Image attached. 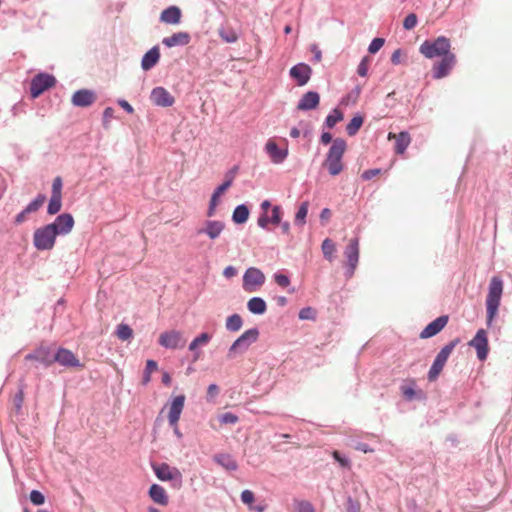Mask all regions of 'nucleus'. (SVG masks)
<instances>
[{
    "label": "nucleus",
    "mask_w": 512,
    "mask_h": 512,
    "mask_svg": "<svg viewBox=\"0 0 512 512\" xmlns=\"http://www.w3.org/2000/svg\"><path fill=\"white\" fill-rule=\"evenodd\" d=\"M343 120V113L334 109L331 114L326 117V125L328 128H333L338 122Z\"/></svg>",
    "instance_id": "37998d69"
},
{
    "label": "nucleus",
    "mask_w": 512,
    "mask_h": 512,
    "mask_svg": "<svg viewBox=\"0 0 512 512\" xmlns=\"http://www.w3.org/2000/svg\"><path fill=\"white\" fill-rule=\"evenodd\" d=\"M151 101L156 106L170 107L174 104L175 98L163 87H156L151 91Z\"/></svg>",
    "instance_id": "a211bd4d"
},
{
    "label": "nucleus",
    "mask_w": 512,
    "mask_h": 512,
    "mask_svg": "<svg viewBox=\"0 0 512 512\" xmlns=\"http://www.w3.org/2000/svg\"><path fill=\"white\" fill-rule=\"evenodd\" d=\"M290 76L296 80L299 86H303L308 83L311 78L312 69L305 63H299L290 69Z\"/></svg>",
    "instance_id": "6ab92c4d"
},
{
    "label": "nucleus",
    "mask_w": 512,
    "mask_h": 512,
    "mask_svg": "<svg viewBox=\"0 0 512 512\" xmlns=\"http://www.w3.org/2000/svg\"><path fill=\"white\" fill-rule=\"evenodd\" d=\"M241 500L244 504L248 505L251 510H255L256 512H264V507L262 506L252 507L255 496L251 490L242 491Z\"/></svg>",
    "instance_id": "4c0bfd02"
},
{
    "label": "nucleus",
    "mask_w": 512,
    "mask_h": 512,
    "mask_svg": "<svg viewBox=\"0 0 512 512\" xmlns=\"http://www.w3.org/2000/svg\"><path fill=\"white\" fill-rule=\"evenodd\" d=\"M211 338L212 336L210 334L204 332L192 340V342L189 345V350L194 352L193 361L199 360L201 352L198 351V348L208 344Z\"/></svg>",
    "instance_id": "c756f323"
},
{
    "label": "nucleus",
    "mask_w": 512,
    "mask_h": 512,
    "mask_svg": "<svg viewBox=\"0 0 512 512\" xmlns=\"http://www.w3.org/2000/svg\"><path fill=\"white\" fill-rule=\"evenodd\" d=\"M299 318L301 320H310L315 318V311L311 307H306L300 310Z\"/></svg>",
    "instance_id": "3c124183"
},
{
    "label": "nucleus",
    "mask_w": 512,
    "mask_h": 512,
    "mask_svg": "<svg viewBox=\"0 0 512 512\" xmlns=\"http://www.w3.org/2000/svg\"><path fill=\"white\" fill-rule=\"evenodd\" d=\"M30 500L34 505H42L45 502V497L40 491L32 490Z\"/></svg>",
    "instance_id": "de8ad7c7"
},
{
    "label": "nucleus",
    "mask_w": 512,
    "mask_h": 512,
    "mask_svg": "<svg viewBox=\"0 0 512 512\" xmlns=\"http://www.w3.org/2000/svg\"><path fill=\"white\" fill-rule=\"evenodd\" d=\"M56 231L52 225H45L35 230L33 235L34 246L38 250H51L55 245Z\"/></svg>",
    "instance_id": "20e7f679"
},
{
    "label": "nucleus",
    "mask_w": 512,
    "mask_h": 512,
    "mask_svg": "<svg viewBox=\"0 0 512 512\" xmlns=\"http://www.w3.org/2000/svg\"><path fill=\"white\" fill-rule=\"evenodd\" d=\"M116 335L120 340H128L133 336V330L127 324H119L117 326Z\"/></svg>",
    "instance_id": "79ce46f5"
},
{
    "label": "nucleus",
    "mask_w": 512,
    "mask_h": 512,
    "mask_svg": "<svg viewBox=\"0 0 512 512\" xmlns=\"http://www.w3.org/2000/svg\"><path fill=\"white\" fill-rule=\"evenodd\" d=\"M299 512H314V509L309 502H301L299 504Z\"/></svg>",
    "instance_id": "0e129e2a"
},
{
    "label": "nucleus",
    "mask_w": 512,
    "mask_h": 512,
    "mask_svg": "<svg viewBox=\"0 0 512 512\" xmlns=\"http://www.w3.org/2000/svg\"><path fill=\"white\" fill-rule=\"evenodd\" d=\"M220 422L222 424H235L238 422V417L233 413L227 412L220 416Z\"/></svg>",
    "instance_id": "8fccbe9b"
},
{
    "label": "nucleus",
    "mask_w": 512,
    "mask_h": 512,
    "mask_svg": "<svg viewBox=\"0 0 512 512\" xmlns=\"http://www.w3.org/2000/svg\"><path fill=\"white\" fill-rule=\"evenodd\" d=\"M219 35L226 43H234L238 40V34L232 28H221Z\"/></svg>",
    "instance_id": "a19ab883"
},
{
    "label": "nucleus",
    "mask_w": 512,
    "mask_h": 512,
    "mask_svg": "<svg viewBox=\"0 0 512 512\" xmlns=\"http://www.w3.org/2000/svg\"><path fill=\"white\" fill-rule=\"evenodd\" d=\"M417 24V16L414 13L407 15L403 21V27L406 30L413 29Z\"/></svg>",
    "instance_id": "a18cd8bd"
},
{
    "label": "nucleus",
    "mask_w": 512,
    "mask_h": 512,
    "mask_svg": "<svg viewBox=\"0 0 512 512\" xmlns=\"http://www.w3.org/2000/svg\"><path fill=\"white\" fill-rule=\"evenodd\" d=\"M320 102V96L315 91L305 93L297 104V109L307 111L317 108Z\"/></svg>",
    "instance_id": "b1692460"
},
{
    "label": "nucleus",
    "mask_w": 512,
    "mask_h": 512,
    "mask_svg": "<svg viewBox=\"0 0 512 512\" xmlns=\"http://www.w3.org/2000/svg\"><path fill=\"white\" fill-rule=\"evenodd\" d=\"M346 150V142L342 138H336L327 153L323 165L328 169L330 175L336 176L343 170L342 157Z\"/></svg>",
    "instance_id": "f03ea898"
},
{
    "label": "nucleus",
    "mask_w": 512,
    "mask_h": 512,
    "mask_svg": "<svg viewBox=\"0 0 512 512\" xmlns=\"http://www.w3.org/2000/svg\"><path fill=\"white\" fill-rule=\"evenodd\" d=\"M237 274V270L235 267L233 266H227L224 271H223V275L226 277V278H232L234 277L235 275Z\"/></svg>",
    "instance_id": "680f3d73"
},
{
    "label": "nucleus",
    "mask_w": 512,
    "mask_h": 512,
    "mask_svg": "<svg viewBox=\"0 0 512 512\" xmlns=\"http://www.w3.org/2000/svg\"><path fill=\"white\" fill-rule=\"evenodd\" d=\"M118 104L129 114L134 112L133 107L126 100H119Z\"/></svg>",
    "instance_id": "338daca9"
},
{
    "label": "nucleus",
    "mask_w": 512,
    "mask_h": 512,
    "mask_svg": "<svg viewBox=\"0 0 512 512\" xmlns=\"http://www.w3.org/2000/svg\"><path fill=\"white\" fill-rule=\"evenodd\" d=\"M114 116V109L112 107L105 108L103 112L104 122H108Z\"/></svg>",
    "instance_id": "69168bd1"
},
{
    "label": "nucleus",
    "mask_w": 512,
    "mask_h": 512,
    "mask_svg": "<svg viewBox=\"0 0 512 512\" xmlns=\"http://www.w3.org/2000/svg\"><path fill=\"white\" fill-rule=\"evenodd\" d=\"M456 56L454 53H449L442 57V59L434 63L432 67L433 77L435 79H442L449 75L451 70L456 65Z\"/></svg>",
    "instance_id": "9d476101"
},
{
    "label": "nucleus",
    "mask_w": 512,
    "mask_h": 512,
    "mask_svg": "<svg viewBox=\"0 0 512 512\" xmlns=\"http://www.w3.org/2000/svg\"><path fill=\"white\" fill-rule=\"evenodd\" d=\"M388 139H395V152L397 154H404V152L406 151L407 147L411 142V137L409 133L405 131L400 132L399 134L390 132L388 134Z\"/></svg>",
    "instance_id": "393cba45"
},
{
    "label": "nucleus",
    "mask_w": 512,
    "mask_h": 512,
    "mask_svg": "<svg viewBox=\"0 0 512 512\" xmlns=\"http://www.w3.org/2000/svg\"><path fill=\"white\" fill-rule=\"evenodd\" d=\"M333 458L342 466V467H350V462L348 459L342 457L338 451H334L332 453Z\"/></svg>",
    "instance_id": "5fc2aeb1"
},
{
    "label": "nucleus",
    "mask_w": 512,
    "mask_h": 512,
    "mask_svg": "<svg viewBox=\"0 0 512 512\" xmlns=\"http://www.w3.org/2000/svg\"><path fill=\"white\" fill-rule=\"evenodd\" d=\"M384 42L383 38H374L368 47V51L371 54H375L383 47Z\"/></svg>",
    "instance_id": "49530a36"
},
{
    "label": "nucleus",
    "mask_w": 512,
    "mask_h": 512,
    "mask_svg": "<svg viewBox=\"0 0 512 512\" xmlns=\"http://www.w3.org/2000/svg\"><path fill=\"white\" fill-rule=\"evenodd\" d=\"M459 343V339H455L445 345L441 351L437 354L429 372H428V379L429 381H435L440 373L442 372L446 361L448 360L449 356L451 355L452 351L456 347V345Z\"/></svg>",
    "instance_id": "39448f33"
},
{
    "label": "nucleus",
    "mask_w": 512,
    "mask_h": 512,
    "mask_svg": "<svg viewBox=\"0 0 512 512\" xmlns=\"http://www.w3.org/2000/svg\"><path fill=\"white\" fill-rule=\"evenodd\" d=\"M46 201V196L44 194H39L35 200H33L29 205L26 207V212H36Z\"/></svg>",
    "instance_id": "c03bdc74"
},
{
    "label": "nucleus",
    "mask_w": 512,
    "mask_h": 512,
    "mask_svg": "<svg viewBox=\"0 0 512 512\" xmlns=\"http://www.w3.org/2000/svg\"><path fill=\"white\" fill-rule=\"evenodd\" d=\"M243 320L239 314H233L226 319V329L228 331L237 332L241 329Z\"/></svg>",
    "instance_id": "c9c22d12"
},
{
    "label": "nucleus",
    "mask_w": 512,
    "mask_h": 512,
    "mask_svg": "<svg viewBox=\"0 0 512 512\" xmlns=\"http://www.w3.org/2000/svg\"><path fill=\"white\" fill-rule=\"evenodd\" d=\"M248 310L253 314H264L267 310L266 302L260 297H253L247 302Z\"/></svg>",
    "instance_id": "72a5a7b5"
},
{
    "label": "nucleus",
    "mask_w": 512,
    "mask_h": 512,
    "mask_svg": "<svg viewBox=\"0 0 512 512\" xmlns=\"http://www.w3.org/2000/svg\"><path fill=\"white\" fill-rule=\"evenodd\" d=\"M402 393L406 399L411 400L415 396V391L411 387H402Z\"/></svg>",
    "instance_id": "e2e57ef3"
},
{
    "label": "nucleus",
    "mask_w": 512,
    "mask_h": 512,
    "mask_svg": "<svg viewBox=\"0 0 512 512\" xmlns=\"http://www.w3.org/2000/svg\"><path fill=\"white\" fill-rule=\"evenodd\" d=\"M158 342L162 347L169 349L182 348L185 345L183 334L178 330H169L161 333Z\"/></svg>",
    "instance_id": "f8f14e48"
},
{
    "label": "nucleus",
    "mask_w": 512,
    "mask_h": 512,
    "mask_svg": "<svg viewBox=\"0 0 512 512\" xmlns=\"http://www.w3.org/2000/svg\"><path fill=\"white\" fill-rule=\"evenodd\" d=\"M62 187H63L62 178L60 176L55 177L52 182L51 197H50L48 208H47V212L50 215H55L61 210Z\"/></svg>",
    "instance_id": "1a4fd4ad"
},
{
    "label": "nucleus",
    "mask_w": 512,
    "mask_h": 512,
    "mask_svg": "<svg viewBox=\"0 0 512 512\" xmlns=\"http://www.w3.org/2000/svg\"><path fill=\"white\" fill-rule=\"evenodd\" d=\"M152 469L157 478L161 481H177L179 483L182 481L180 470L176 467H171L167 463L154 464L152 465Z\"/></svg>",
    "instance_id": "9b49d317"
},
{
    "label": "nucleus",
    "mask_w": 512,
    "mask_h": 512,
    "mask_svg": "<svg viewBox=\"0 0 512 512\" xmlns=\"http://www.w3.org/2000/svg\"><path fill=\"white\" fill-rule=\"evenodd\" d=\"M190 35L187 32H177L169 37H165L162 43L166 47H174L179 45H187L190 42Z\"/></svg>",
    "instance_id": "cd10ccee"
},
{
    "label": "nucleus",
    "mask_w": 512,
    "mask_h": 512,
    "mask_svg": "<svg viewBox=\"0 0 512 512\" xmlns=\"http://www.w3.org/2000/svg\"><path fill=\"white\" fill-rule=\"evenodd\" d=\"M54 362H58L60 365L69 368H83V364H81L77 356L72 351L65 348H59L54 354L53 363Z\"/></svg>",
    "instance_id": "ddd939ff"
},
{
    "label": "nucleus",
    "mask_w": 512,
    "mask_h": 512,
    "mask_svg": "<svg viewBox=\"0 0 512 512\" xmlns=\"http://www.w3.org/2000/svg\"><path fill=\"white\" fill-rule=\"evenodd\" d=\"M258 336L259 331L257 328L246 330L229 348V356L232 357L233 354L238 351L243 352L247 350L248 347L258 339Z\"/></svg>",
    "instance_id": "6e6552de"
},
{
    "label": "nucleus",
    "mask_w": 512,
    "mask_h": 512,
    "mask_svg": "<svg viewBox=\"0 0 512 512\" xmlns=\"http://www.w3.org/2000/svg\"><path fill=\"white\" fill-rule=\"evenodd\" d=\"M160 59V51L158 47L151 48L142 58L141 67L144 71L153 68Z\"/></svg>",
    "instance_id": "c85d7f7f"
},
{
    "label": "nucleus",
    "mask_w": 512,
    "mask_h": 512,
    "mask_svg": "<svg viewBox=\"0 0 512 512\" xmlns=\"http://www.w3.org/2000/svg\"><path fill=\"white\" fill-rule=\"evenodd\" d=\"M53 357L54 354L51 352L49 347L46 346H40L36 350H34L32 353H29L25 356V360L27 361H38L45 366H50L53 364Z\"/></svg>",
    "instance_id": "aec40b11"
},
{
    "label": "nucleus",
    "mask_w": 512,
    "mask_h": 512,
    "mask_svg": "<svg viewBox=\"0 0 512 512\" xmlns=\"http://www.w3.org/2000/svg\"><path fill=\"white\" fill-rule=\"evenodd\" d=\"M468 344L476 349L479 360L483 361L487 358L489 347L487 333L484 329H479L475 337Z\"/></svg>",
    "instance_id": "4468645a"
},
{
    "label": "nucleus",
    "mask_w": 512,
    "mask_h": 512,
    "mask_svg": "<svg viewBox=\"0 0 512 512\" xmlns=\"http://www.w3.org/2000/svg\"><path fill=\"white\" fill-rule=\"evenodd\" d=\"M368 66H369V58L366 56L361 60L360 64L358 65L357 73L361 77H365L368 72Z\"/></svg>",
    "instance_id": "603ef678"
},
{
    "label": "nucleus",
    "mask_w": 512,
    "mask_h": 512,
    "mask_svg": "<svg viewBox=\"0 0 512 512\" xmlns=\"http://www.w3.org/2000/svg\"><path fill=\"white\" fill-rule=\"evenodd\" d=\"M274 280L279 286H281L283 288H286L290 285V280H289L288 276H286L284 274H280V273L275 274Z\"/></svg>",
    "instance_id": "864d4df0"
},
{
    "label": "nucleus",
    "mask_w": 512,
    "mask_h": 512,
    "mask_svg": "<svg viewBox=\"0 0 512 512\" xmlns=\"http://www.w3.org/2000/svg\"><path fill=\"white\" fill-rule=\"evenodd\" d=\"M281 218H282L281 207L274 206L272 209L271 216H268L267 213H262L257 220V224L261 228L265 229V228H267L269 223L278 225L281 222Z\"/></svg>",
    "instance_id": "a878e982"
},
{
    "label": "nucleus",
    "mask_w": 512,
    "mask_h": 512,
    "mask_svg": "<svg viewBox=\"0 0 512 512\" xmlns=\"http://www.w3.org/2000/svg\"><path fill=\"white\" fill-rule=\"evenodd\" d=\"M448 316L442 315L429 323L420 333V338L427 339L438 334L448 323Z\"/></svg>",
    "instance_id": "412c9836"
},
{
    "label": "nucleus",
    "mask_w": 512,
    "mask_h": 512,
    "mask_svg": "<svg viewBox=\"0 0 512 512\" xmlns=\"http://www.w3.org/2000/svg\"><path fill=\"white\" fill-rule=\"evenodd\" d=\"M450 40L444 36H439L434 41L426 40L419 48L420 53L428 59L434 57H443L450 52Z\"/></svg>",
    "instance_id": "7ed1b4c3"
},
{
    "label": "nucleus",
    "mask_w": 512,
    "mask_h": 512,
    "mask_svg": "<svg viewBox=\"0 0 512 512\" xmlns=\"http://www.w3.org/2000/svg\"><path fill=\"white\" fill-rule=\"evenodd\" d=\"M50 225L53 226L57 235H66L70 233L74 227V218L69 213H63L57 216L55 221Z\"/></svg>",
    "instance_id": "f3484780"
},
{
    "label": "nucleus",
    "mask_w": 512,
    "mask_h": 512,
    "mask_svg": "<svg viewBox=\"0 0 512 512\" xmlns=\"http://www.w3.org/2000/svg\"><path fill=\"white\" fill-rule=\"evenodd\" d=\"M344 254L347 258L348 265L353 272L359 260V240L357 238L350 239Z\"/></svg>",
    "instance_id": "5701e85b"
},
{
    "label": "nucleus",
    "mask_w": 512,
    "mask_h": 512,
    "mask_svg": "<svg viewBox=\"0 0 512 512\" xmlns=\"http://www.w3.org/2000/svg\"><path fill=\"white\" fill-rule=\"evenodd\" d=\"M401 57H402V51L400 49H397L395 50L393 53H392V56H391V62L394 64V65H398L401 63Z\"/></svg>",
    "instance_id": "052dcab7"
},
{
    "label": "nucleus",
    "mask_w": 512,
    "mask_h": 512,
    "mask_svg": "<svg viewBox=\"0 0 512 512\" xmlns=\"http://www.w3.org/2000/svg\"><path fill=\"white\" fill-rule=\"evenodd\" d=\"M185 404V395H178L169 404L168 421L170 426H176L179 422Z\"/></svg>",
    "instance_id": "dca6fc26"
},
{
    "label": "nucleus",
    "mask_w": 512,
    "mask_h": 512,
    "mask_svg": "<svg viewBox=\"0 0 512 512\" xmlns=\"http://www.w3.org/2000/svg\"><path fill=\"white\" fill-rule=\"evenodd\" d=\"M181 10L177 6H170L162 11L160 20L167 24H178L181 20Z\"/></svg>",
    "instance_id": "7c9ffc66"
},
{
    "label": "nucleus",
    "mask_w": 512,
    "mask_h": 512,
    "mask_svg": "<svg viewBox=\"0 0 512 512\" xmlns=\"http://www.w3.org/2000/svg\"><path fill=\"white\" fill-rule=\"evenodd\" d=\"M361 506L358 501H353L349 499L348 506H347V512H360Z\"/></svg>",
    "instance_id": "4d7b16f0"
},
{
    "label": "nucleus",
    "mask_w": 512,
    "mask_h": 512,
    "mask_svg": "<svg viewBox=\"0 0 512 512\" xmlns=\"http://www.w3.org/2000/svg\"><path fill=\"white\" fill-rule=\"evenodd\" d=\"M29 212H26V208L21 211L15 218V223L16 224H21L23 223L25 220H26V216Z\"/></svg>",
    "instance_id": "774afa93"
},
{
    "label": "nucleus",
    "mask_w": 512,
    "mask_h": 512,
    "mask_svg": "<svg viewBox=\"0 0 512 512\" xmlns=\"http://www.w3.org/2000/svg\"><path fill=\"white\" fill-rule=\"evenodd\" d=\"M309 202L304 201L299 206V209L295 215V224L302 227L306 223V217L308 214Z\"/></svg>",
    "instance_id": "e433bc0d"
},
{
    "label": "nucleus",
    "mask_w": 512,
    "mask_h": 512,
    "mask_svg": "<svg viewBox=\"0 0 512 512\" xmlns=\"http://www.w3.org/2000/svg\"><path fill=\"white\" fill-rule=\"evenodd\" d=\"M233 174L231 176H229V178L224 182L222 183L215 191V197H220L231 185H232V182H233Z\"/></svg>",
    "instance_id": "09e8293b"
},
{
    "label": "nucleus",
    "mask_w": 512,
    "mask_h": 512,
    "mask_svg": "<svg viewBox=\"0 0 512 512\" xmlns=\"http://www.w3.org/2000/svg\"><path fill=\"white\" fill-rule=\"evenodd\" d=\"M363 117L355 116L351 119V121L346 126V131L349 136H354L363 124Z\"/></svg>",
    "instance_id": "58836bf2"
},
{
    "label": "nucleus",
    "mask_w": 512,
    "mask_h": 512,
    "mask_svg": "<svg viewBox=\"0 0 512 512\" xmlns=\"http://www.w3.org/2000/svg\"><path fill=\"white\" fill-rule=\"evenodd\" d=\"M224 229V222L218 220H206L203 223V226L197 229L196 234H206L211 240H215L221 235Z\"/></svg>",
    "instance_id": "2eb2a0df"
},
{
    "label": "nucleus",
    "mask_w": 512,
    "mask_h": 512,
    "mask_svg": "<svg viewBox=\"0 0 512 512\" xmlns=\"http://www.w3.org/2000/svg\"><path fill=\"white\" fill-rule=\"evenodd\" d=\"M265 280L266 277L260 269L256 267H250L245 271L243 275V290L247 293L259 291L264 285Z\"/></svg>",
    "instance_id": "423d86ee"
},
{
    "label": "nucleus",
    "mask_w": 512,
    "mask_h": 512,
    "mask_svg": "<svg viewBox=\"0 0 512 512\" xmlns=\"http://www.w3.org/2000/svg\"><path fill=\"white\" fill-rule=\"evenodd\" d=\"M381 170L380 169H369V170H366L362 173L361 177L362 179L364 180H370L372 179L373 177L377 176L378 174H380Z\"/></svg>",
    "instance_id": "6e6d98bb"
},
{
    "label": "nucleus",
    "mask_w": 512,
    "mask_h": 512,
    "mask_svg": "<svg viewBox=\"0 0 512 512\" xmlns=\"http://www.w3.org/2000/svg\"><path fill=\"white\" fill-rule=\"evenodd\" d=\"M321 248H322L324 257L327 260L332 261L334 253L336 251L334 242L331 239L327 238L322 242Z\"/></svg>",
    "instance_id": "ea45409f"
},
{
    "label": "nucleus",
    "mask_w": 512,
    "mask_h": 512,
    "mask_svg": "<svg viewBox=\"0 0 512 512\" xmlns=\"http://www.w3.org/2000/svg\"><path fill=\"white\" fill-rule=\"evenodd\" d=\"M265 149L269 156L271 157V160L277 164L284 161V159L287 156V151L280 149L273 140H269L266 143Z\"/></svg>",
    "instance_id": "2f4dec72"
},
{
    "label": "nucleus",
    "mask_w": 512,
    "mask_h": 512,
    "mask_svg": "<svg viewBox=\"0 0 512 512\" xmlns=\"http://www.w3.org/2000/svg\"><path fill=\"white\" fill-rule=\"evenodd\" d=\"M149 496L155 503L159 505L166 506L168 504V495L166 490L158 484L151 485L149 489Z\"/></svg>",
    "instance_id": "473e14b6"
},
{
    "label": "nucleus",
    "mask_w": 512,
    "mask_h": 512,
    "mask_svg": "<svg viewBox=\"0 0 512 512\" xmlns=\"http://www.w3.org/2000/svg\"><path fill=\"white\" fill-rule=\"evenodd\" d=\"M56 79L53 75L46 73L37 74L31 81L30 93L33 98L39 97L44 91L53 87Z\"/></svg>",
    "instance_id": "0eeeda50"
},
{
    "label": "nucleus",
    "mask_w": 512,
    "mask_h": 512,
    "mask_svg": "<svg viewBox=\"0 0 512 512\" xmlns=\"http://www.w3.org/2000/svg\"><path fill=\"white\" fill-rule=\"evenodd\" d=\"M249 217V210L245 205H239L235 208L232 219L237 224L245 223Z\"/></svg>",
    "instance_id": "f704fd0d"
},
{
    "label": "nucleus",
    "mask_w": 512,
    "mask_h": 512,
    "mask_svg": "<svg viewBox=\"0 0 512 512\" xmlns=\"http://www.w3.org/2000/svg\"><path fill=\"white\" fill-rule=\"evenodd\" d=\"M503 294V281L499 276H493L489 283L488 294L486 297L487 324L491 325L497 315Z\"/></svg>",
    "instance_id": "f257e3e1"
},
{
    "label": "nucleus",
    "mask_w": 512,
    "mask_h": 512,
    "mask_svg": "<svg viewBox=\"0 0 512 512\" xmlns=\"http://www.w3.org/2000/svg\"><path fill=\"white\" fill-rule=\"evenodd\" d=\"M96 94L88 89L76 91L72 96V104L77 107H87L96 101Z\"/></svg>",
    "instance_id": "4be33fe9"
},
{
    "label": "nucleus",
    "mask_w": 512,
    "mask_h": 512,
    "mask_svg": "<svg viewBox=\"0 0 512 512\" xmlns=\"http://www.w3.org/2000/svg\"><path fill=\"white\" fill-rule=\"evenodd\" d=\"M219 393V387L216 384H211L207 389V397L208 399H213Z\"/></svg>",
    "instance_id": "13d9d810"
},
{
    "label": "nucleus",
    "mask_w": 512,
    "mask_h": 512,
    "mask_svg": "<svg viewBox=\"0 0 512 512\" xmlns=\"http://www.w3.org/2000/svg\"><path fill=\"white\" fill-rule=\"evenodd\" d=\"M213 460L227 471H236L238 469L237 461L228 453L215 454Z\"/></svg>",
    "instance_id": "bb28decb"
},
{
    "label": "nucleus",
    "mask_w": 512,
    "mask_h": 512,
    "mask_svg": "<svg viewBox=\"0 0 512 512\" xmlns=\"http://www.w3.org/2000/svg\"><path fill=\"white\" fill-rule=\"evenodd\" d=\"M157 369H158V365H157L156 361H154V360H147L145 371L148 372V374H152Z\"/></svg>",
    "instance_id": "bf43d9fd"
}]
</instances>
